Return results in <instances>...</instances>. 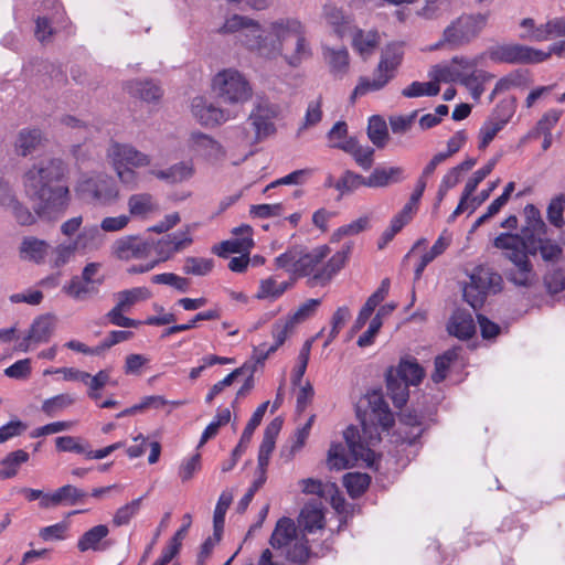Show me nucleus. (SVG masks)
Masks as SVG:
<instances>
[{
	"label": "nucleus",
	"instance_id": "31",
	"mask_svg": "<svg viewBox=\"0 0 565 565\" xmlns=\"http://www.w3.org/2000/svg\"><path fill=\"white\" fill-rule=\"evenodd\" d=\"M522 250L526 253L527 257L529 255H536V253L540 252L545 262H555L559 259L563 252L562 247L557 243L552 242L544 236L534 238L533 245L531 246L522 245Z\"/></svg>",
	"mask_w": 565,
	"mask_h": 565
},
{
	"label": "nucleus",
	"instance_id": "27",
	"mask_svg": "<svg viewBox=\"0 0 565 565\" xmlns=\"http://www.w3.org/2000/svg\"><path fill=\"white\" fill-rule=\"evenodd\" d=\"M297 537V527L290 518H280L271 533L269 544L273 548L289 546Z\"/></svg>",
	"mask_w": 565,
	"mask_h": 565
},
{
	"label": "nucleus",
	"instance_id": "30",
	"mask_svg": "<svg viewBox=\"0 0 565 565\" xmlns=\"http://www.w3.org/2000/svg\"><path fill=\"white\" fill-rule=\"evenodd\" d=\"M128 210L131 216L146 218L159 211V204L150 193H137L129 196Z\"/></svg>",
	"mask_w": 565,
	"mask_h": 565
},
{
	"label": "nucleus",
	"instance_id": "54",
	"mask_svg": "<svg viewBox=\"0 0 565 565\" xmlns=\"http://www.w3.org/2000/svg\"><path fill=\"white\" fill-rule=\"evenodd\" d=\"M232 501L233 494L231 492L223 491L221 493L213 516V527L215 533H220L222 535L225 523V514Z\"/></svg>",
	"mask_w": 565,
	"mask_h": 565
},
{
	"label": "nucleus",
	"instance_id": "19",
	"mask_svg": "<svg viewBox=\"0 0 565 565\" xmlns=\"http://www.w3.org/2000/svg\"><path fill=\"white\" fill-rule=\"evenodd\" d=\"M252 23L255 28L250 26V30H244L241 34L242 42L252 51H256L259 55L273 58V54L277 49L271 46V41H274V36L271 38L264 36L263 30L259 23L252 19Z\"/></svg>",
	"mask_w": 565,
	"mask_h": 565
},
{
	"label": "nucleus",
	"instance_id": "17",
	"mask_svg": "<svg viewBox=\"0 0 565 565\" xmlns=\"http://www.w3.org/2000/svg\"><path fill=\"white\" fill-rule=\"evenodd\" d=\"M193 239L189 232H178L164 235L159 241L153 239L152 250L156 253L157 264L166 262L192 244Z\"/></svg>",
	"mask_w": 565,
	"mask_h": 565
},
{
	"label": "nucleus",
	"instance_id": "46",
	"mask_svg": "<svg viewBox=\"0 0 565 565\" xmlns=\"http://www.w3.org/2000/svg\"><path fill=\"white\" fill-rule=\"evenodd\" d=\"M292 281L277 282L273 277L263 279L256 294L257 299H277L292 286Z\"/></svg>",
	"mask_w": 565,
	"mask_h": 565
},
{
	"label": "nucleus",
	"instance_id": "50",
	"mask_svg": "<svg viewBox=\"0 0 565 565\" xmlns=\"http://www.w3.org/2000/svg\"><path fill=\"white\" fill-rule=\"evenodd\" d=\"M451 0H425L416 14L426 20H435L449 12Z\"/></svg>",
	"mask_w": 565,
	"mask_h": 565
},
{
	"label": "nucleus",
	"instance_id": "2",
	"mask_svg": "<svg viewBox=\"0 0 565 565\" xmlns=\"http://www.w3.org/2000/svg\"><path fill=\"white\" fill-rule=\"evenodd\" d=\"M351 250L352 244H345L341 250L322 264L331 252L328 245H320L311 250L292 246L277 256L274 264L276 268L284 269L294 277H309L310 287L326 286L344 267Z\"/></svg>",
	"mask_w": 565,
	"mask_h": 565
},
{
	"label": "nucleus",
	"instance_id": "41",
	"mask_svg": "<svg viewBox=\"0 0 565 565\" xmlns=\"http://www.w3.org/2000/svg\"><path fill=\"white\" fill-rule=\"evenodd\" d=\"M42 140V134L39 129H22L14 142L18 154L26 157L32 153Z\"/></svg>",
	"mask_w": 565,
	"mask_h": 565
},
{
	"label": "nucleus",
	"instance_id": "42",
	"mask_svg": "<svg viewBox=\"0 0 565 565\" xmlns=\"http://www.w3.org/2000/svg\"><path fill=\"white\" fill-rule=\"evenodd\" d=\"M29 460V454L25 450L19 449L8 454L1 461L0 479L13 478L20 466Z\"/></svg>",
	"mask_w": 565,
	"mask_h": 565
},
{
	"label": "nucleus",
	"instance_id": "4",
	"mask_svg": "<svg viewBox=\"0 0 565 565\" xmlns=\"http://www.w3.org/2000/svg\"><path fill=\"white\" fill-rule=\"evenodd\" d=\"M273 57L282 54L290 66H298L311 56V50L305 35V29L296 19H280L270 23Z\"/></svg>",
	"mask_w": 565,
	"mask_h": 565
},
{
	"label": "nucleus",
	"instance_id": "58",
	"mask_svg": "<svg viewBox=\"0 0 565 565\" xmlns=\"http://www.w3.org/2000/svg\"><path fill=\"white\" fill-rule=\"evenodd\" d=\"M250 26L255 28V25L252 23V19L247 17H243L239 14H233L232 17L227 18L224 22V24L217 30V33L220 34H232V33H239L244 32V30H250Z\"/></svg>",
	"mask_w": 565,
	"mask_h": 565
},
{
	"label": "nucleus",
	"instance_id": "43",
	"mask_svg": "<svg viewBox=\"0 0 565 565\" xmlns=\"http://www.w3.org/2000/svg\"><path fill=\"white\" fill-rule=\"evenodd\" d=\"M371 477L366 473L349 472L343 476V486L353 499L361 497L369 488Z\"/></svg>",
	"mask_w": 565,
	"mask_h": 565
},
{
	"label": "nucleus",
	"instance_id": "16",
	"mask_svg": "<svg viewBox=\"0 0 565 565\" xmlns=\"http://www.w3.org/2000/svg\"><path fill=\"white\" fill-rule=\"evenodd\" d=\"M107 157L110 159L113 166L143 168L151 163L150 156L128 143L111 142L107 150Z\"/></svg>",
	"mask_w": 565,
	"mask_h": 565
},
{
	"label": "nucleus",
	"instance_id": "57",
	"mask_svg": "<svg viewBox=\"0 0 565 565\" xmlns=\"http://www.w3.org/2000/svg\"><path fill=\"white\" fill-rule=\"evenodd\" d=\"M562 115L559 109H550L537 121L535 128L530 134L531 137H539L541 135H552V129L556 126Z\"/></svg>",
	"mask_w": 565,
	"mask_h": 565
},
{
	"label": "nucleus",
	"instance_id": "5",
	"mask_svg": "<svg viewBox=\"0 0 565 565\" xmlns=\"http://www.w3.org/2000/svg\"><path fill=\"white\" fill-rule=\"evenodd\" d=\"M404 58V50L401 43H390L382 50L379 63L372 77L361 76L358 85L351 94V100L364 96L371 92H379L387 86L397 75L398 67Z\"/></svg>",
	"mask_w": 565,
	"mask_h": 565
},
{
	"label": "nucleus",
	"instance_id": "14",
	"mask_svg": "<svg viewBox=\"0 0 565 565\" xmlns=\"http://www.w3.org/2000/svg\"><path fill=\"white\" fill-rule=\"evenodd\" d=\"M153 239L128 235L116 239L111 254L120 260L145 259L152 253Z\"/></svg>",
	"mask_w": 565,
	"mask_h": 565
},
{
	"label": "nucleus",
	"instance_id": "23",
	"mask_svg": "<svg viewBox=\"0 0 565 565\" xmlns=\"http://www.w3.org/2000/svg\"><path fill=\"white\" fill-rule=\"evenodd\" d=\"M73 243L78 253L86 254L102 248L105 235L97 225L84 226Z\"/></svg>",
	"mask_w": 565,
	"mask_h": 565
},
{
	"label": "nucleus",
	"instance_id": "25",
	"mask_svg": "<svg viewBox=\"0 0 565 565\" xmlns=\"http://www.w3.org/2000/svg\"><path fill=\"white\" fill-rule=\"evenodd\" d=\"M405 170L402 167H377L367 177L365 186L385 188L392 183H399L405 180Z\"/></svg>",
	"mask_w": 565,
	"mask_h": 565
},
{
	"label": "nucleus",
	"instance_id": "11",
	"mask_svg": "<svg viewBox=\"0 0 565 565\" xmlns=\"http://www.w3.org/2000/svg\"><path fill=\"white\" fill-rule=\"evenodd\" d=\"M565 42L553 44L548 53L522 44H503L492 47L489 57L497 63L531 64L547 60L552 53L561 54Z\"/></svg>",
	"mask_w": 565,
	"mask_h": 565
},
{
	"label": "nucleus",
	"instance_id": "37",
	"mask_svg": "<svg viewBox=\"0 0 565 565\" xmlns=\"http://www.w3.org/2000/svg\"><path fill=\"white\" fill-rule=\"evenodd\" d=\"M127 88L131 95L146 102H156L162 96L161 87L153 81H131Z\"/></svg>",
	"mask_w": 565,
	"mask_h": 565
},
{
	"label": "nucleus",
	"instance_id": "47",
	"mask_svg": "<svg viewBox=\"0 0 565 565\" xmlns=\"http://www.w3.org/2000/svg\"><path fill=\"white\" fill-rule=\"evenodd\" d=\"M269 405V402H264L263 404H260L256 411L253 413L250 419L248 420L247 425L245 426L244 430H243V434L241 436V439L237 444V447L238 448H242L243 450H246L250 440H252V437H253V434L255 431V429L259 426V424L262 423L263 420V417L267 411V407Z\"/></svg>",
	"mask_w": 565,
	"mask_h": 565
},
{
	"label": "nucleus",
	"instance_id": "29",
	"mask_svg": "<svg viewBox=\"0 0 565 565\" xmlns=\"http://www.w3.org/2000/svg\"><path fill=\"white\" fill-rule=\"evenodd\" d=\"M511 118V114L499 115L494 111L482 125L479 131V149H486L490 142L495 138L498 132H500L505 125L509 122Z\"/></svg>",
	"mask_w": 565,
	"mask_h": 565
},
{
	"label": "nucleus",
	"instance_id": "32",
	"mask_svg": "<svg viewBox=\"0 0 565 565\" xmlns=\"http://www.w3.org/2000/svg\"><path fill=\"white\" fill-rule=\"evenodd\" d=\"M323 18L339 38L351 31L352 19L334 4L323 7Z\"/></svg>",
	"mask_w": 565,
	"mask_h": 565
},
{
	"label": "nucleus",
	"instance_id": "61",
	"mask_svg": "<svg viewBox=\"0 0 565 565\" xmlns=\"http://www.w3.org/2000/svg\"><path fill=\"white\" fill-rule=\"evenodd\" d=\"M301 523L307 532H313L322 529L324 525V515L321 510L316 508H306L301 511Z\"/></svg>",
	"mask_w": 565,
	"mask_h": 565
},
{
	"label": "nucleus",
	"instance_id": "62",
	"mask_svg": "<svg viewBox=\"0 0 565 565\" xmlns=\"http://www.w3.org/2000/svg\"><path fill=\"white\" fill-rule=\"evenodd\" d=\"M151 281L158 285H168L181 292H185L190 288V280L188 278L178 276L173 273L158 274L151 277Z\"/></svg>",
	"mask_w": 565,
	"mask_h": 565
},
{
	"label": "nucleus",
	"instance_id": "52",
	"mask_svg": "<svg viewBox=\"0 0 565 565\" xmlns=\"http://www.w3.org/2000/svg\"><path fill=\"white\" fill-rule=\"evenodd\" d=\"M75 403V397L71 394L64 393L47 398L42 404V412L47 416H55L61 411L72 406Z\"/></svg>",
	"mask_w": 565,
	"mask_h": 565
},
{
	"label": "nucleus",
	"instance_id": "45",
	"mask_svg": "<svg viewBox=\"0 0 565 565\" xmlns=\"http://www.w3.org/2000/svg\"><path fill=\"white\" fill-rule=\"evenodd\" d=\"M63 290L75 300H85L92 295L97 294V286H93L79 276H74L67 285L63 287Z\"/></svg>",
	"mask_w": 565,
	"mask_h": 565
},
{
	"label": "nucleus",
	"instance_id": "60",
	"mask_svg": "<svg viewBox=\"0 0 565 565\" xmlns=\"http://www.w3.org/2000/svg\"><path fill=\"white\" fill-rule=\"evenodd\" d=\"M310 555V547L308 540L302 536L301 539H295L287 550L286 557L292 563H305Z\"/></svg>",
	"mask_w": 565,
	"mask_h": 565
},
{
	"label": "nucleus",
	"instance_id": "36",
	"mask_svg": "<svg viewBox=\"0 0 565 565\" xmlns=\"http://www.w3.org/2000/svg\"><path fill=\"white\" fill-rule=\"evenodd\" d=\"M387 393L395 407H403L409 396L408 384L394 375V369H391L386 375Z\"/></svg>",
	"mask_w": 565,
	"mask_h": 565
},
{
	"label": "nucleus",
	"instance_id": "56",
	"mask_svg": "<svg viewBox=\"0 0 565 565\" xmlns=\"http://www.w3.org/2000/svg\"><path fill=\"white\" fill-rule=\"evenodd\" d=\"M214 262L211 258L186 257L184 259L183 271L188 275L205 276L212 271Z\"/></svg>",
	"mask_w": 565,
	"mask_h": 565
},
{
	"label": "nucleus",
	"instance_id": "28",
	"mask_svg": "<svg viewBox=\"0 0 565 565\" xmlns=\"http://www.w3.org/2000/svg\"><path fill=\"white\" fill-rule=\"evenodd\" d=\"M53 328V320L49 316H42L34 320L30 328L28 337L20 343L21 350L26 351L30 342H47L52 335Z\"/></svg>",
	"mask_w": 565,
	"mask_h": 565
},
{
	"label": "nucleus",
	"instance_id": "18",
	"mask_svg": "<svg viewBox=\"0 0 565 565\" xmlns=\"http://www.w3.org/2000/svg\"><path fill=\"white\" fill-rule=\"evenodd\" d=\"M193 116L204 126H217L226 122L232 114L209 103L204 97H194L191 104Z\"/></svg>",
	"mask_w": 565,
	"mask_h": 565
},
{
	"label": "nucleus",
	"instance_id": "8",
	"mask_svg": "<svg viewBox=\"0 0 565 565\" xmlns=\"http://www.w3.org/2000/svg\"><path fill=\"white\" fill-rule=\"evenodd\" d=\"M367 407L361 418L364 435H369L370 443L381 440L380 430H388L394 425V416L380 392L373 391L365 396Z\"/></svg>",
	"mask_w": 565,
	"mask_h": 565
},
{
	"label": "nucleus",
	"instance_id": "34",
	"mask_svg": "<svg viewBox=\"0 0 565 565\" xmlns=\"http://www.w3.org/2000/svg\"><path fill=\"white\" fill-rule=\"evenodd\" d=\"M379 44L380 34L377 31L356 29L352 35V46L363 58H367Z\"/></svg>",
	"mask_w": 565,
	"mask_h": 565
},
{
	"label": "nucleus",
	"instance_id": "3",
	"mask_svg": "<svg viewBox=\"0 0 565 565\" xmlns=\"http://www.w3.org/2000/svg\"><path fill=\"white\" fill-rule=\"evenodd\" d=\"M525 224L520 234L501 233L493 241V246L503 250V255L512 263L505 271L507 279L520 287H530L535 281V273L522 245H533L534 238L545 236L546 225L540 210L533 204L524 207Z\"/></svg>",
	"mask_w": 565,
	"mask_h": 565
},
{
	"label": "nucleus",
	"instance_id": "6",
	"mask_svg": "<svg viewBox=\"0 0 565 565\" xmlns=\"http://www.w3.org/2000/svg\"><path fill=\"white\" fill-rule=\"evenodd\" d=\"M350 457L342 444H332L328 452V465L331 469L342 470L350 467L352 461H363L372 468L376 461V454L366 446L354 426H349L343 433Z\"/></svg>",
	"mask_w": 565,
	"mask_h": 565
},
{
	"label": "nucleus",
	"instance_id": "44",
	"mask_svg": "<svg viewBox=\"0 0 565 565\" xmlns=\"http://www.w3.org/2000/svg\"><path fill=\"white\" fill-rule=\"evenodd\" d=\"M367 136L372 143L382 149L388 140L386 121L380 116L374 115L369 119Z\"/></svg>",
	"mask_w": 565,
	"mask_h": 565
},
{
	"label": "nucleus",
	"instance_id": "35",
	"mask_svg": "<svg viewBox=\"0 0 565 565\" xmlns=\"http://www.w3.org/2000/svg\"><path fill=\"white\" fill-rule=\"evenodd\" d=\"M49 244L36 237H24L20 246V256L22 259L34 263H42L47 255Z\"/></svg>",
	"mask_w": 565,
	"mask_h": 565
},
{
	"label": "nucleus",
	"instance_id": "13",
	"mask_svg": "<svg viewBox=\"0 0 565 565\" xmlns=\"http://www.w3.org/2000/svg\"><path fill=\"white\" fill-rule=\"evenodd\" d=\"M76 192L84 200L99 205H110L119 196V190L111 177L98 174L83 179L76 186Z\"/></svg>",
	"mask_w": 565,
	"mask_h": 565
},
{
	"label": "nucleus",
	"instance_id": "38",
	"mask_svg": "<svg viewBox=\"0 0 565 565\" xmlns=\"http://www.w3.org/2000/svg\"><path fill=\"white\" fill-rule=\"evenodd\" d=\"M458 81L471 93L473 99H479L484 92V82L492 76L484 71H471L457 74Z\"/></svg>",
	"mask_w": 565,
	"mask_h": 565
},
{
	"label": "nucleus",
	"instance_id": "1",
	"mask_svg": "<svg viewBox=\"0 0 565 565\" xmlns=\"http://www.w3.org/2000/svg\"><path fill=\"white\" fill-rule=\"evenodd\" d=\"M66 173V163L57 158L41 160L24 173L25 193L40 217L53 220L67 209L71 200L68 186L58 184Z\"/></svg>",
	"mask_w": 565,
	"mask_h": 565
},
{
	"label": "nucleus",
	"instance_id": "24",
	"mask_svg": "<svg viewBox=\"0 0 565 565\" xmlns=\"http://www.w3.org/2000/svg\"><path fill=\"white\" fill-rule=\"evenodd\" d=\"M323 58L335 78H343L350 70V55L345 47H323Z\"/></svg>",
	"mask_w": 565,
	"mask_h": 565
},
{
	"label": "nucleus",
	"instance_id": "20",
	"mask_svg": "<svg viewBox=\"0 0 565 565\" xmlns=\"http://www.w3.org/2000/svg\"><path fill=\"white\" fill-rule=\"evenodd\" d=\"M109 534V529L105 524H98L93 526L83 533L77 541V548L79 552H103L110 547V543L105 541Z\"/></svg>",
	"mask_w": 565,
	"mask_h": 565
},
{
	"label": "nucleus",
	"instance_id": "9",
	"mask_svg": "<svg viewBox=\"0 0 565 565\" xmlns=\"http://www.w3.org/2000/svg\"><path fill=\"white\" fill-rule=\"evenodd\" d=\"M501 275L488 266H477L471 275L470 282L463 288L465 300L473 308H480L488 294H497L502 289Z\"/></svg>",
	"mask_w": 565,
	"mask_h": 565
},
{
	"label": "nucleus",
	"instance_id": "10",
	"mask_svg": "<svg viewBox=\"0 0 565 565\" xmlns=\"http://www.w3.org/2000/svg\"><path fill=\"white\" fill-rule=\"evenodd\" d=\"M487 17L483 14H462L454 20L443 32L439 45L458 49L469 44L483 30Z\"/></svg>",
	"mask_w": 565,
	"mask_h": 565
},
{
	"label": "nucleus",
	"instance_id": "33",
	"mask_svg": "<svg viewBox=\"0 0 565 565\" xmlns=\"http://www.w3.org/2000/svg\"><path fill=\"white\" fill-rule=\"evenodd\" d=\"M394 375L408 385H418L425 376V370L415 358H406L399 361Z\"/></svg>",
	"mask_w": 565,
	"mask_h": 565
},
{
	"label": "nucleus",
	"instance_id": "55",
	"mask_svg": "<svg viewBox=\"0 0 565 565\" xmlns=\"http://www.w3.org/2000/svg\"><path fill=\"white\" fill-rule=\"evenodd\" d=\"M367 181V178L355 173L351 170H347L342 177L335 182L334 188L341 193V195L352 192L360 186L364 185Z\"/></svg>",
	"mask_w": 565,
	"mask_h": 565
},
{
	"label": "nucleus",
	"instance_id": "7",
	"mask_svg": "<svg viewBox=\"0 0 565 565\" xmlns=\"http://www.w3.org/2000/svg\"><path fill=\"white\" fill-rule=\"evenodd\" d=\"M212 89L225 104L239 105L252 98L253 88L247 78L235 68H225L215 74Z\"/></svg>",
	"mask_w": 565,
	"mask_h": 565
},
{
	"label": "nucleus",
	"instance_id": "15",
	"mask_svg": "<svg viewBox=\"0 0 565 565\" xmlns=\"http://www.w3.org/2000/svg\"><path fill=\"white\" fill-rule=\"evenodd\" d=\"M279 114V107L268 100L259 102L249 115V120L255 129L256 140H262L273 134L276 128L274 119Z\"/></svg>",
	"mask_w": 565,
	"mask_h": 565
},
{
	"label": "nucleus",
	"instance_id": "48",
	"mask_svg": "<svg viewBox=\"0 0 565 565\" xmlns=\"http://www.w3.org/2000/svg\"><path fill=\"white\" fill-rule=\"evenodd\" d=\"M423 415L413 409V411H405L401 414L399 420L403 425L408 426L412 430L409 434H406L405 439L408 441V444H414L417 438L420 437V435L424 431L423 427Z\"/></svg>",
	"mask_w": 565,
	"mask_h": 565
},
{
	"label": "nucleus",
	"instance_id": "40",
	"mask_svg": "<svg viewBox=\"0 0 565 565\" xmlns=\"http://www.w3.org/2000/svg\"><path fill=\"white\" fill-rule=\"evenodd\" d=\"M193 167L185 162L171 166L166 170H153L151 174L169 183H178L190 179L193 175Z\"/></svg>",
	"mask_w": 565,
	"mask_h": 565
},
{
	"label": "nucleus",
	"instance_id": "51",
	"mask_svg": "<svg viewBox=\"0 0 565 565\" xmlns=\"http://www.w3.org/2000/svg\"><path fill=\"white\" fill-rule=\"evenodd\" d=\"M142 500L143 497H140L118 508L113 516V524L117 527L129 524L139 513Z\"/></svg>",
	"mask_w": 565,
	"mask_h": 565
},
{
	"label": "nucleus",
	"instance_id": "12",
	"mask_svg": "<svg viewBox=\"0 0 565 565\" xmlns=\"http://www.w3.org/2000/svg\"><path fill=\"white\" fill-rule=\"evenodd\" d=\"M151 291L147 287H134L114 294L116 300L115 307L106 313L107 320L117 327L137 328L140 321L124 316L129 312L137 303L150 299Z\"/></svg>",
	"mask_w": 565,
	"mask_h": 565
},
{
	"label": "nucleus",
	"instance_id": "49",
	"mask_svg": "<svg viewBox=\"0 0 565 565\" xmlns=\"http://www.w3.org/2000/svg\"><path fill=\"white\" fill-rule=\"evenodd\" d=\"M253 244L252 237H237L222 242L218 246L213 247V252L220 257H227L230 254L248 252Z\"/></svg>",
	"mask_w": 565,
	"mask_h": 565
},
{
	"label": "nucleus",
	"instance_id": "64",
	"mask_svg": "<svg viewBox=\"0 0 565 565\" xmlns=\"http://www.w3.org/2000/svg\"><path fill=\"white\" fill-rule=\"evenodd\" d=\"M543 42L557 38H565V17H555L543 23Z\"/></svg>",
	"mask_w": 565,
	"mask_h": 565
},
{
	"label": "nucleus",
	"instance_id": "26",
	"mask_svg": "<svg viewBox=\"0 0 565 565\" xmlns=\"http://www.w3.org/2000/svg\"><path fill=\"white\" fill-rule=\"evenodd\" d=\"M448 332L461 340L470 339L476 332L472 315L465 310L455 311L448 323Z\"/></svg>",
	"mask_w": 565,
	"mask_h": 565
},
{
	"label": "nucleus",
	"instance_id": "39",
	"mask_svg": "<svg viewBox=\"0 0 565 565\" xmlns=\"http://www.w3.org/2000/svg\"><path fill=\"white\" fill-rule=\"evenodd\" d=\"M460 348H451L435 359V370L431 373V381L436 384L441 383L448 375L451 364L458 360Z\"/></svg>",
	"mask_w": 565,
	"mask_h": 565
},
{
	"label": "nucleus",
	"instance_id": "63",
	"mask_svg": "<svg viewBox=\"0 0 565 565\" xmlns=\"http://www.w3.org/2000/svg\"><path fill=\"white\" fill-rule=\"evenodd\" d=\"M369 226V218L366 216L360 217L350 224L339 227L331 237L332 242H339L345 236L356 235Z\"/></svg>",
	"mask_w": 565,
	"mask_h": 565
},
{
	"label": "nucleus",
	"instance_id": "22",
	"mask_svg": "<svg viewBox=\"0 0 565 565\" xmlns=\"http://www.w3.org/2000/svg\"><path fill=\"white\" fill-rule=\"evenodd\" d=\"M282 419L280 417L274 418L265 428L262 444L258 450V466L268 467L270 456L275 449L276 438L278 437Z\"/></svg>",
	"mask_w": 565,
	"mask_h": 565
},
{
	"label": "nucleus",
	"instance_id": "59",
	"mask_svg": "<svg viewBox=\"0 0 565 565\" xmlns=\"http://www.w3.org/2000/svg\"><path fill=\"white\" fill-rule=\"evenodd\" d=\"M313 169L311 168H305V169H299V170H295L292 171L291 173L271 182L270 184H268L265 189V192L268 191L269 189H273L277 185H287V184H295V185H300V184H305L313 174Z\"/></svg>",
	"mask_w": 565,
	"mask_h": 565
},
{
	"label": "nucleus",
	"instance_id": "53",
	"mask_svg": "<svg viewBox=\"0 0 565 565\" xmlns=\"http://www.w3.org/2000/svg\"><path fill=\"white\" fill-rule=\"evenodd\" d=\"M440 87L437 82H413L403 88L402 95L406 98H415L420 96H436L439 94Z\"/></svg>",
	"mask_w": 565,
	"mask_h": 565
},
{
	"label": "nucleus",
	"instance_id": "21",
	"mask_svg": "<svg viewBox=\"0 0 565 565\" xmlns=\"http://www.w3.org/2000/svg\"><path fill=\"white\" fill-rule=\"evenodd\" d=\"M332 148L341 149L351 154L364 170H369L374 163V149L370 146L359 145L355 138H349L344 142H333Z\"/></svg>",
	"mask_w": 565,
	"mask_h": 565
}]
</instances>
